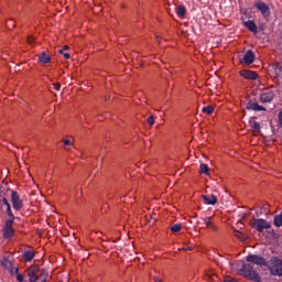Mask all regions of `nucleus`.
Returning <instances> with one entry per match:
<instances>
[{"mask_svg": "<svg viewBox=\"0 0 282 282\" xmlns=\"http://www.w3.org/2000/svg\"><path fill=\"white\" fill-rule=\"evenodd\" d=\"M23 257H24L25 261H32V259H34V257H36V252H34L32 250H26V251H24Z\"/></svg>", "mask_w": 282, "mask_h": 282, "instance_id": "20", "label": "nucleus"}, {"mask_svg": "<svg viewBox=\"0 0 282 282\" xmlns=\"http://www.w3.org/2000/svg\"><path fill=\"white\" fill-rule=\"evenodd\" d=\"M39 272H41V267L37 264H32L28 270L26 274L29 276L30 282H36L39 281Z\"/></svg>", "mask_w": 282, "mask_h": 282, "instance_id": "6", "label": "nucleus"}, {"mask_svg": "<svg viewBox=\"0 0 282 282\" xmlns=\"http://www.w3.org/2000/svg\"><path fill=\"white\" fill-rule=\"evenodd\" d=\"M208 171H210L208 169V165L206 164H200V173H204L205 175H208Z\"/></svg>", "mask_w": 282, "mask_h": 282, "instance_id": "28", "label": "nucleus"}, {"mask_svg": "<svg viewBox=\"0 0 282 282\" xmlns=\"http://www.w3.org/2000/svg\"><path fill=\"white\" fill-rule=\"evenodd\" d=\"M249 263H254L256 265H268V262L261 256L250 254L246 258Z\"/></svg>", "mask_w": 282, "mask_h": 282, "instance_id": "8", "label": "nucleus"}, {"mask_svg": "<svg viewBox=\"0 0 282 282\" xmlns=\"http://www.w3.org/2000/svg\"><path fill=\"white\" fill-rule=\"evenodd\" d=\"M240 76L242 78H247V80H257L259 74H257V72L246 69L240 72Z\"/></svg>", "mask_w": 282, "mask_h": 282, "instance_id": "11", "label": "nucleus"}, {"mask_svg": "<svg viewBox=\"0 0 282 282\" xmlns=\"http://www.w3.org/2000/svg\"><path fill=\"white\" fill-rule=\"evenodd\" d=\"M202 220H203V224H205L206 228H209V230H213V232H217V230H219L217 225L213 223L212 217H205V218H202Z\"/></svg>", "mask_w": 282, "mask_h": 282, "instance_id": "12", "label": "nucleus"}, {"mask_svg": "<svg viewBox=\"0 0 282 282\" xmlns=\"http://www.w3.org/2000/svg\"><path fill=\"white\" fill-rule=\"evenodd\" d=\"M67 147H74V142L69 139L64 140V149H67Z\"/></svg>", "mask_w": 282, "mask_h": 282, "instance_id": "30", "label": "nucleus"}, {"mask_svg": "<svg viewBox=\"0 0 282 282\" xmlns=\"http://www.w3.org/2000/svg\"><path fill=\"white\" fill-rule=\"evenodd\" d=\"M58 52H59L61 54H65V53H63V52H64V50H63V48H62V50H59Z\"/></svg>", "mask_w": 282, "mask_h": 282, "instance_id": "41", "label": "nucleus"}, {"mask_svg": "<svg viewBox=\"0 0 282 282\" xmlns=\"http://www.w3.org/2000/svg\"><path fill=\"white\" fill-rule=\"evenodd\" d=\"M275 69L279 70V72H281V65L276 64V65H275Z\"/></svg>", "mask_w": 282, "mask_h": 282, "instance_id": "37", "label": "nucleus"}, {"mask_svg": "<svg viewBox=\"0 0 282 282\" xmlns=\"http://www.w3.org/2000/svg\"><path fill=\"white\" fill-rule=\"evenodd\" d=\"M224 282H237V280H235L234 278L227 275V276H225Z\"/></svg>", "mask_w": 282, "mask_h": 282, "instance_id": "33", "label": "nucleus"}, {"mask_svg": "<svg viewBox=\"0 0 282 282\" xmlns=\"http://www.w3.org/2000/svg\"><path fill=\"white\" fill-rule=\"evenodd\" d=\"M250 126L252 127L256 133H259L261 131V123L257 121H250Z\"/></svg>", "mask_w": 282, "mask_h": 282, "instance_id": "22", "label": "nucleus"}, {"mask_svg": "<svg viewBox=\"0 0 282 282\" xmlns=\"http://www.w3.org/2000/svg\"><path fill=\"white\" fill-rule=\"evenodd\" d=\"M28 43H29L30 45H33V44H34V37H33V36H29V37H28Z\"/></svg>", "mask_w": 282, "mask_h": 282, "instance_id": "34", "label": "nucleus"}, {"mask_svg": "<svg viewBox=\"0 0 282 282\" xmlns=\"http://www.w3.org/2000/svg\"><path fill=\"white\" fill-rule=\"evenodd\" d=\"M254 8H257V10H259L263 17V19H265V21H268V19H270V15L272 14V12L270 11V7L268 4H265V2H256L254 3Z\"/></svg>", "mask_w": 282, "mask_h": 282, "instance_id": "7", "label": "nucleus"}, {"mask_svg": "<svg viewBox=\"0 0 282 282\" xmlns=\"http://www.w3.org/2000/svg\"><path fill=\"white\" fill-rule=\"evenodd\" d=\"M254 58H256V55H254V52L252 50H248L242 59H240V63H245V65H252L254 63Z\"/></svg>", "mask_w": 282, "mask_h": 282, "instance_id": "9", "label": "nucleus"}, {"mask_svg": "<svg viewBox=\"0 0 282 282\" xmlns=\"http://www.w3.org/2000/svg\"><path fill=\"white\" fill-rule=\"evenodd\" d=\"M0 204H3V206L7 207L8 217H11V219H13L14 214L12 213V206L10 205V202L8 200V198H6V196L2 198Z\"/></svg>", "mask_w": 282, "mask_h": 282, "instance_id": "14", "label": "nucleus"}, {"mask_svg": "<svg viewBox=\"0 0 282 282\" xmlns=\"http://www.w3.org/2000/svg\"><path fill=\"white\" fill-rule=\"evenodd\" d=\"M11 204H12L13 210H21L23 208V200H21V196L19 195V192L17 191L11 192Z\"/></svg>", "mask_w": 282, "mask_h": 282, "instance_id": "5", "label": "nucleus"}, {"mask_svg": "<svg viewBox=\"0 0 282 282\" xmlns=\"http://www.w3.org/2000/svg\"><path fill=\"white\" fill-rule=\"evenodd\" d=\"M148 124H150V127H153L155 124V117L153 115H151L148 119H147Z\"/></svg>", "mask_w": 282, "mask_h": 282, "instance_id": "27", "label": "nucleus"}, {"mask_svg": "<svg viewBox=\"0 0 282 282\" xmlns=\"http://www.w3.org/2000/svg\"><path fill=\"white\" fill-rule=\"evenodd\" d=\"M268 213H270V205L264 204L263 207H262L261 214L268 215Z\"/></svg>", "mask_w": 282, "mask_h": 282, "instance_id": "29", "label": "nucleus"}, {"mask_svg": "<svg viewBox=\"0 0 282 282\" xmlns=\"http://www.w3.org/2000/svg\"><path fill=\"white\" fill-rule=\"evenodd\" d=\"M181 230H182V225L181 224H176V225L171 227L172 232H180Z\"/></svg>", "mask_w": 282, "mask_h": 282, "instance_id": "26", "label": "nucleus"}, {"mask_svg": "<svg viewBox=\"0 0 282 282\" xmlns=\"http://www.w3.org/2000/svg\"><path fill=\"white\" fill-rule=\"evenodd\" d=\"M213 111H215V107L210 105L203 108V113H206V116H212Z\"/></svg>", "mask_w": 282, "mask_h": 282, "instance_id": "23", "label": "nucleus"}, {"mask_svg": "<svg viewBox=\"0 0 282 282\" xmlns=\"http://www.w3.org/2000/svg\"><path fill=\"white\" fill-rule=\"evenodd\" d=\"M234 235L236 239H239V241H248V236L239 230H235Z\"/></svg>", "mask_w": 282, "mask_h": 282, "instance_id": "18", "label": "nucleus"}, {"mask_svg": "<svg viewBox=\"0 0 282 282\" xmlns=\"http://www.w3.org/2000/svg\"><path fill=\"white\" fill-rule=\"evenodd\" d=\"M155 39H156V41L160 43V35H156Z\"/></svg>", "mask_w": 282, "mask_h": 282, "instance_id": "40", "label": "nucleus"}, {"mask_svg": "<svg viewBox=\"0 0 282 282\" xmlns=\"http://www.w3.org/2000/svg\"><path fill=\"white\" fill-rule=\"evenodd\" d=\"M54 89H56V91H58L61 89V84L59 83H55L53 84Z\"/></svg>", "mask_w": 282, "mask_h": 282, "instance_id": "35", "label": "nucleus"}, {"mask_svg": "<svg viewBox=\"0 0 282 282\" xmlns=\"http://www.w3.org/2000/svg\"><path fill=\"white\" fill-rule=\"evenodd\" d=\"M245 28H247V30H249V32H252L253 34H257L258 30H257V24L254 23V21L249 20L243 22Z\"/></svg>", "mask_w": 282, "mask_h": 282, "instance_id": "15", "label": "nucleus"}, {"mask_svg": "<svg viewBox=\"0 0 282 282\" xmlns=\"http://www.w3.org/2000/svg\"><path fill=\"white\" fill-rule=\"evenodd\" d=\"M247 109L249 111H265V108L262 106H259V104H257V102H249L247 105Z\"/></svg>", "mask_w": 282, "mask_h": 282, "instance_id": "16", "label": "nucleus"}, {"mask_svg": "<svg viewBox=\"0 0 282 282\" xmlns=\"http://www.w3.org/2000/svg\"><path fill=\"white\" fill-rule=\"evenodd\" d=\"M47 276H50V274L46 271H41L36 282H47Z\"/></svg>", "mask_w": 282, "mask_h": 282, "instance_id": "21", "label": "nucleus"}, {"mask_svg": "<svg viewBox=\"0 0 282 282\" xmlns=\"http://www.w3.org/2000/svg\"><path fill=\"white\" fill-rule=\"evenodd\" d=\"M252 228L258 230V232H263L264 230H270L271 226L265 219L259 218L253 220Z\"/></svg>", "mask_w": 282, "mask_h": 282, "instance_id": "4", "label": "nucleus"}, {"mask_svg": "<svg viewBox=\"0 0 282 282\" xmlns=\"http://www.w3.org/2000/svg\"><path fill=\"white\" fill-rule=\"evenodd\" d=\"M7 28L9 30H14V28H17V23L14 22V20H8L7 21Z\"/></svg>", "mask_w": 282, "mask_h": 282, "instance_id": "25", "label": "nucleus"}, {"mask_svg": "<svg viewBox=\"0 0 282 282\" xmlns=\"http://www.w3.org/2000/svg\"><path fill=\"white\" fill-rule=\"evenodd\" d=\"M240 274L246 279H249V281L261 282V276H259V273H257L250 264H243L240 269Z\"/></svg>", "mask_w": 282, "mask_h": 282, "instance_id": "2", "label": "nucleus"}, {"mask_svg": "<svg viewBox=\"0 0 282 282\" xmlns=\"http://www.w3.org/2000/svg\"><path fill=\"white\" fill-rule=\"evenodd\" d=\"M202 199H204V203L207 204L208 206H215V204H217L218 199H217V196L215 195H203L202 196Z\"/></svg>", "mask_w": 282, "mask_h": 282, "instance_id": "13", "label": "nucleus"}, {"mask_svg": "<svg viewBox=\"0 0 282 282\" xmlns=\"http://www.w3.org/2000/svg\"><path fill=\"white\" fill-rule=\"evenodd\" d=\"M272 100H274V93L272 90L264 89L260 94V101H262V102H272Z\"/></svg>", "mask_w": 282, "mask_h": 282, "instance_id": "10", "label": "nucleus"}, {"mask_svg": "<svg viewBox=\"0 0 282 282\" xmlns=\"http://www.w3.org/2000/svg\"><path fill=\"white\" fill-rule=\"evenodd\" d=\"M62 50H64V52H65V51L69 50V46L65 45Z\"/></svg>", "mask_w": 282, "mask_h": 282, "instance_id": "38", "label": "nucleus"}, {"mask_svg": "<svg viewBox=\"0 0 282 282\" xmlns=\"http://www.w3.org/2000/svg\"><path fill=\"white\" fill-rule=\"evenodd\" d=\"M267 268L272 276H282V259L279 257H272L267 262Z\"/></svg>", "mask_w": 282, "mask_h": 282, "instance_id": "1", "label": "nucleus"}, {"mask_svg": "<svg viewBox=\"0 0 282 282\" xmlns=\"http://www.w3.org/2000/svg\"><path fill=\"white\" fill-rule=\"evenodd\" d=\"M6 196H3V194L0 193V202H2V199L4 198Z\"/></svg>", "mask_w": 282, "mask_h": 282, "instance_id": "39", "label": "nucleus"}, {"mask_svg": "<svg viewBox=\"0 0 282 282\" xmlns=\"http://www.w3.org/2000/svg\"><path fill=\"white\" fill-rule=\"evenodd\" d=\"M17 281H18V282H23V281H25V278L23 276V274L18 273V274H17Z\"/></svg>", "mask_w": 282, "mask_h": 282, "instance_id": "31", "label": "nucleus"}, {"mask_svg": "<svg viewBox=\"0 0 282 282\" xmlns=\"http://www.w3.org/2000/svg\"><path fill=\"white\" fill-rule=\"evenodd\" d=\"M15 217H9L8 220H6L4 227L2 228V237L3 239H12L14 237V228L12 226L14 225Z\"/></svg>", "mask_w": 282, "mask_h": 282, "instance_id": "3", "label": "nucleus"}, {"mask_svg": "<svg viewBox=\"0 0 282 282\" xmlns=\"http://www.w3.org/2000/svg\"><path fill=\"white\" fill-rule=\"evenodd\" d=\"M11 274H19V268L11 267V270H9Z\"/></svg>", "mask_w": 282, "mask_h": 282, "instance_id": "32", "label": "nucleus"}, {"mask_svg": "<svg viewBox=\"0 0 282 282\" xmlns=\"http://www.w3.org/2000/svg\"><path fill=\"white\" fill-rule=\"evenodd\" d=\"M39 61L40 63H43L44 65H46V63H50V61H52V57L47 55V53L42 52L39 54Z\"/></svg>", "mask_w": 282, "mask_h": 282, "instance_id": "17", "label": "nucleus"}, {"mask_svg": "<svg viewBox=\"0 0 282 282\" xmlns=\"http://www.w3.org/2000/svg\"><path fill=\"white\" fill-rule=\"evenodd\" d=\"M63 56H64V58H66V59H69V58L72 57V55H69V53H64Z\"/></svg>", "mask_w": 282, "mask_h": 282, "instance_id": "36", "label": "nucleus"}, {"mask_svg": "<svg viewBox=\"0 0 282 282\" xmlns=\"http://www.w3.org/2000/svg\"><path fill=\"white\" fill-rule=\"evenodd\" d=\"M2 265H3V268H6L7 270H11V268H12V262H10V260H8V259H4V260H2Z\"/></svg>", "mask_w": 282, "mask_h": 282, "instance_id": "24", "label": "nucleus"}, {"mask_svg": "<svg viewBox=\"0 0 282 282\" xmlns=\"http://www.w3.org/2000/svg\"><path fill=\"white\" fill-rule=\"evenodd\" d=\"M176 14L177 17H181V19H184L186 17V7L184 6L176 7Z\"/></svg>", "mask_w": 282, "mask_h": 282, "instance_id": "19", "label": "nucleus"}]
</instances>
